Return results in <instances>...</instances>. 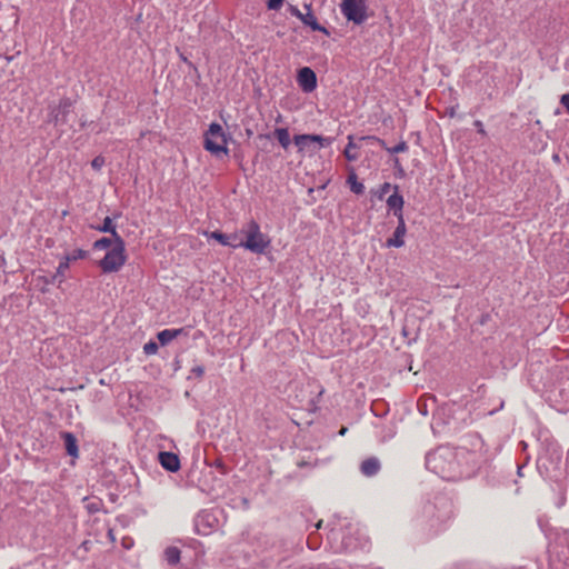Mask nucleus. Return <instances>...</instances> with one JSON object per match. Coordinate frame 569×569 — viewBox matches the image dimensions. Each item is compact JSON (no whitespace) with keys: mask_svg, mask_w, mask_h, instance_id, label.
Masks as SVG:
<instances>
[{"mask_svg":"<svg viewBox=\"0 0 569 569\" xmlns=\"http://www.w3.org/2000/svg\"><path fill=\"white\" fill-rule=\"evenodd\" d=\"M39 280L43 281L44 284L59 283V279L52 273L50 276L39 277Z\"/></svg>","mask_w":569,"mask_h":569,"instance_id":"obj_34","label":"nucleus"},{"mask_svg":"<svg viewBox=\"0 0 569 569\" xmlns=\"http://www.w3.org/2000/svg\"><path fill=\"white\" fill-rule=\"evenodd\" d=\"M159 346L157 342L150 340L143 346V352L147 356L156 355L158 352Z\"/></svg>","mask_w":569,"mask_h":569,"instance_id":"obj_31","label":"nucleus"},{"mask_svg":"<svg viewBox=\"0 0 569 569\" xmlns=\"http://www.w3.org/2000/svg\"><path fill=\"white\" fill-rule=\"evenodd\" d=\"M89 510L93 512V511H97L98 509L92 505L89 507Z\"/></svg>","mask_w":569,"mask_h":569,"instance_id":"obj_47","label":"nucleus"},{"mask_svg":"<svg viewBox=\"0 0 569 569\" xmlns=\"http://www.w3.org/2000/svg\"><path fill=\"white\" fill-rule=\"evenodd\" d=\"M127 261L126 242L123 239L114 240L113 247L99 261L102 272L111 273L119 271Z\"/></svg>","mask_w":569,"mask_h":569,"instance_id":"obj_6","label":"nucleus"},{"mask_svg":"<svg viewBox=\"0 0 569 569\" xmlns=\"http://www.w3.org/2000/svg\"><path fill=\"white\" fill-rule=\"evenodd\" d=\"M367 0H342L340 10L348 21L362 24L367 19Z\"/></svg>","mask_w":569,"mask_h":569,"instance_id":"obj_8","label":"nucleus"},{"mask_svg":"<svg viewBox=\"0 0 569 569\" xmlns=\"http://www.w3.org/2000/svg\"><path fill=\"white\" fill-rule=\"evenodd\" d=\"M340 536L341 545L340 551L353 552L357 550H363L369 546V538L357 527L352 525L346 526L339 532L332 530V538Z\"/></svg>","mask_w":569,"mask_h":569,"instance_id":"obj_4","label":"nucleus"},{"mask_svg":"<svg viewBox=\"0 0 569 569\" xmlns=\"http://www.w3.org/2000/svg\"><path fill=\"white\" fill-rule=\"evenodd\" d=\"M70 262L63 257L59 262V266L53 273L59 279V284L66 280V271L69 269Z\"/></svg>","mask_w":569,"mask_h":569,"instance_id":"obj_26","label":"nucleus"},{"mask_svg":"<svg viewBox=\"0 0 569 569\" xmlns=\"http://www.w3.org/2000/svg\"><path fill=\"white\" fill-rule=\"evenodd\" d=\"M72 111V101L70 98H62L57 107H53L49 113V122L56 127H62L68 123V117Z\"/></svg>","mask_w":569,"mask_h":569,"instance_id":"obj_9","label":"nucleus"},{"mask_svg":"<svg viewBox=\"0 0 569 569\" xmlns=\"http://www.w3.org/2000/svg\"><path fill=\"white\" fill-rule=\"evenodd\" d=\"M181 335H187L186 328L164 329L158 332L157 338L162 346H166Z\"/></svg>","mask_w":569,"mask_h":569,"instance_id":"obj_19","label":"nucleus"},{"mask_svg":"<svg viewBox=\"0 0 569 569\" xmlns=\"http://www.w3.org/2000/svg\"><path fill=\"white\" fill-rule=\"evenodd\" d=\"M553 159H555L556 161H559V156H558V154H555V156H553Z\"/></svg>","mask_w":569,"mask_h":569,"instance_id":"obj_48","label":"nucleus"},{"mask_svg":"<svg viewBox=\"0 0 569 569\" xmlns=\"http://www.w3.org/2000/svg\"><path fill=\"white\" fill-rule=\"evenodd\" d=\"M89 541H83L82 547L87 550L88 549Z\"/></svg>","mask_w":569,"mask_h":569,"instance_id":"obj_46","label":"nucleus"},{"mask_svg":"<svg viewBox=\"0 0 569 569\" xmlns=\"http://www.w3.org/2000/svg\"><path fill=\"white\" fill-rule=\"evenodd\" d=\"M181 551L177 547L166 548L163 556L168 565L176 566L180 561Z\"/></svg>","mask_w":569,"mask_h":569,"instance_id":"obj_25","label":"nucleus"},{"mask_svg":"<svg viewBox=\"0 0 569 569\" xmlns=\"http://www.w3.org/2000/svg\"><path fill=\"white\" fill-rule=\"evenodd\" d=\"M67 453L72 458L79 457L78 440L72 432L64 431L61 433Z\"/></svg>","mask_w":569,"mask_h":569,"instance_id":"obj_18","label":"nucleus"},{"mask_svg":"<svg viewBox=\"0 0 569 569\" xmlns=\"http://www.w3.org/2000/svg\"><path fill=\"white\" fill-rule=\"evenodd\" d=\"M106 159L103 156H97L91 161V167L93 170L99 171L104 166Z\"/></svg>","mask_w":569,"mask_h":569,"instance_id":"obj_32","label":"nucleus"},{"mask_svg":"<svg viewBox=\"0 0 569 569\" xmlns=\"http://www.w3.org/2000/svg\"><path fill=\"white\" fill-rule=\"evenodd\" d=\"M158 461L164 470L170 472H177L181 467L178 455L170 451H160Z\"/></svg>","mask_w":569,"mask_h":569,"instance_id":"obj_13","label":"nucleus"},{"mask_svg":"<svg viewBox=\"0 0 569 569\" xmlns=\"http://www.w3.org/2000/svg\"><path fill=\"white\" fill-rule=\"evenodd\" d=\"M87 257H88V251H86L83 249H76L71 253L64 256V258L69 262L77 261L80 259H86Z\"/></svg>","mask_w":569,"mask_h":569,"instance_id":"obj_28","label":"nucleus"},{"mask_svg":"<svg viewBox=\"0 0 569 569\" xmlns=\"http://www.w3.org/2000/svg\"><path fill=\"white\" fill-rule=\"evenodd\" d=\"M313 143L311 141H306L305 142V146L303 147H298V151L299 152H309L310 153V150L313 148Z\"/></svg>","mask_w":569,"mask_h":569,"instance_id":"obj_39","label":"nucleus"},{"mask_svg":"<svg viewBox=\"0 0 569 569\" xmlns=\"http://www.w3.org/2000/svg\"><path fill=\"white\" fill-rule=\"evenodd\" d=\"M457 108H458V104H456V106H451V107L447 108L446 113H447L450 118H455V117H456V114H457Z\"/></svg>","mask_w":569,"mask_h":569,"instance_id":"obj_41","label":"nucleus"},{"mask_svg":"<svg viewBox=\"0 0 569 569\" xmlns=\"http://www.w3.org/2000/svg\"><path fill=\"white\" fill-rule=\"evenodd\" d=\"M362 140H375V141H377V142H378V143H379V144L385 149V150H386V148H388V147H387V144H386V142H385V140L379 139V138L373 137V136L360 137V138H359V141H362Z\"/></svg>","mask_w":569,"mask_h":569,"instance_id":"obj_36","label":"nucleus"},{"mask_svg":"<svg viewBox=\"0 0 569 569\" xmlns=\"http://www.w3.org/2000/svg\"><path fill=\"white\" fill-rule=\"evenodd\" d=\"M191 375H193L198 379H202L204 375V367L203 366H196L191 369Z\"/></svg>","mask_w":569,"mask_h":569,"instance_id":"obj_35","label":"nucleus"},{"mask_svg":"<svg viewBox=\"0 0 569 569\" xmlns=\"http://www.w3.org/2000/svg\"><path fill=\"white\" fill-rule=\"evenodd\" d=\"M347 432V428L346 427H342L340 430H339V435L340 436H345Z\"/></svg>","mask_w":569,"mask_h":569,"instance_id":"obj_44","label":"nucleus"},{"mask_svg":"<svg viewBox=\"0 0 569 569\" xmlns=\"http://www.w3.org/2000/svg\"><path fill=\"white\" fill-rule=\"evenodd\" d=\"M4 264H6L4 254L2 251H0V268L3 267Z\"/></svg>","mask_w":569,"mask_h":569,"instance_id":"obj_43","label":"nucleus"},{"mask_svg":"<svg viewBox=\"0 0 569 569\" xmlns=\"http://www.w3.org/2000/svg\"><path fill=\"white\" fill-rule=\"evenodd\" d=\"M408 144L405 140H401L398 144H396L395 147L392 148H386V150L393 154V153H400V152H406L408 150Z\"/></svg>","mask_w":569,"mask_h":569,"instance_id":"obj_30","label":"nucleus"},{"mask_svg":"<svg viewBox=\"0 0 569 569\" xmlns=\"http://www.w3.org/2000/svg\"><path fill=\"white\" fill-rule=\"evenodd\" d=\"M381 469V463L377 457H369L360 465V471L366 477L376 476Z\"/></svg>","mask_w":569,"mask_h":569,"instance_id":"obj_16","label":"nucleus"},{"mask_svg":"<svg viewBox=\"0 0 569 569\" xmlns=\"http://www.w3.org/2000/svg\"><path fill=\"white\" fill-rule=\"evenodd\" d=\"M398 224L393 231L392 237L387 239L386 246L388 248L395 247L400 248L405 244V236L407 233V227L405 219H397Z\"/></svg>","mask_w":569,"mask_h":569,"instance_id":"obj_14","label":"nucleus"},{"mask_svg":"<svg viewBox=\"0 0 569 569\" xmlns=\"http://www.w3.org/2000/svg\"><path fill=\"white\" fill-rule=\"evenodd\" d=\"M289 12L293 16V17H297L298 19H300V17L302 16V12L295 6H290L289 7Z\"/></svg>","mask_w":569,"mask_h":569,"instance_id":"obj_40","label":"nucleus"},{"mask_svg":"<svg viewBox=\"0 0 569 569\" xmlns=\"http://www.w3.org/2000/svg\"><path fill=\"white\" fill-rule=\"evenodd\" d=\"M426 467L442 479L461 480V471L456 459V448L440 446L426 456Z\"/></svg>","mask_w":569,"mask_h":569,"instance_id":"obj_1","label":"nucleus"},{"mask_svg":"<svg viewBox=\"0 0 569 569\" xmlns=\"http://www.w3.org/2000/svg\"><path fill=\"white\" fill-rule=\"evenodd\" d=\"M347 183L349 184L350 190L355 194L359 196L365 192V186L362 182L358 181V177H357V173L355 172L353 168H350V171H349V174L347 178Z\"/></svg>","mask_w":569,"mask_h":569,"instance_id":"obj_22","label":"nucleus"},{"mask_svg":"<svg viewBox=\"0 0 569 569\" xmlns=\"http://www.w3.org/2000/svg\"><path fill=\"white\" fill-rule=\"evenodd\" d=\"M213 517L208 512H201L199 513L194 519V526L197 529V532L200 535H207V530H201V528L211 529L212 528V521Z\"/></svg>","mask_w":569,"mask_h":569,"instance_id":"obj_20","label":"nucleus"},{"mask_svg":"<svg viewBox=\"0 0 569 569\" xmlns=\"http://www.w3.org/2000/svg\"><path fill=\"white\" fill-rule=\"evenodd\" d=\"M305 8L307 9V12L306 13H302V16L300 17L299 20H301V22L305 24V26H308L311 28V30L313 31H319V32H322L325 34H329V31L327 28H325L323 26H321L317 18L315 17L312 10H311V4H305Z\"/></svg>","mask_w":569,"mask_h":569,"instance_id":"obj_15","label":"nucleus"},{"mask_svg":"<svg viewBox=\"0 0 569 569\" xmlns=\"http://www.w3.org/2000/svg\"><path fill=\"white\" fill-rule=\"evenodd\" d=\"M244 232L246 240L239 241L240 247H243L244 249L257 254L264 253L267 248L270 247V239L267 234L261 232L260 226L256 220L251 219L247 223V229Z\"/></svg>","mask_w":569,"mask_h":569,"instance_id":"obj_5","label":"nucleus"},{"mask_svg":"<svg viewBox=\"0 0 569 569\" xmlns=\"http://www.w3.org/2000/svg\"><path fill=\"white\" fill-rule=\"evenodd\" d=\"M112 243H113V238L110 239V238L103 237V238L96 240L93 242L92 247L94 250H103V249L111 247Z\"/></svg>","mask_w":569,"mask_h":569,"instance_id":"obj_29","label":"nucleus"},{"mask_svg":"<svg viewBox=\"0 0 569 569\" xmlns=\"http://www.w3.org/2000/svg\"><path fill=\"white\" fill-rule=\"evenodd\" d=\"M248 500L247 499H243V505L248 506Z\"/></svg>","mask_w":569,"mask_h":569,"instance_id":"obj_50","label":"nucleus"},{"mask_svg":"<svg viewBox=\"0 0 569 569\" xmlns=\"http://www.w3.org/2000/svg\"><path fill=\"white\" fill-rule=\"evenodd\" d=\"M420 411L422 412V415L427 413V411L425 409H420Z\"/></svg>","mask_w":569,"mask_h":569,"instance_id":"obj_52","label":"nucleus"},{"mask_svg":"<svg viewBox=\"0 0 569 569\" xmlns=\"http://www.w3.org/2000/svg\"><path fill=\"white\" fill-rule=\"evenodd\" d=\"M182 60L188 63L190 67H192V62H190L186 57L181 56Z\"/></svg>","mask_w":569,"mask_h":569,"instance_id":"obj_45","label":"nucleus"},{"mask_svg":"<svg viewBox=\"0 0 569 569\" xmlns=\"http://www.w3.org/2000/svg\"><path fill=\"white\" fill-rule=\"evenodd\" d=\"M284 0H267V8L269 10H279Z\"/></svg>","mask_w":569,"mask_h":569,"instance_id":"obj_33","label":"nucleus"},{"mask_svg":"<svg viewBox=\"0 0 569 569\" xmlns=\"http://www.w3.org/2000/svg\"><path fill=\"white\" fill-rule=\"evenodd\" d=\"M393 190V186L390 182H383L380 184V187L377 190H371V193L379 200H382L385 196L390 191Z\"/></svg>","mask_w":569,"mask_h":569,"instance_id":"obj_27","label":"nucleus"},{"mask_svg":"<svg viewBox=\"0 0 569 569\" xmlns=\"http://www.w3.org/2000/svg\"><path fill=\"white\" fill-rule=\"evenodd\" d=\"M210 238L217 240L220 244L231 248H239V237L237 233L226 234L220 231H213L210 233Z\"/></svg>","mask_w":569,"mask_h":569,"instance_id":"obj_17","label":"nucleus"},{"mask_svg":"<svg viewBox=\"0 0 569 569\" xmlns=\"http://www.w3.org/2000/svg\"><path fill=\"white\" fill-rule=\"evenodd\" d=\"M360 144L355 142L353 136H348V143L343 150V156L348 161H356L359 158V154L357 152H353V150L359 149Z\"/></svg>","mask_w":569,"mask_h":569,"instance_id":"obj_23","label":"nucleus"},{"mask_svg":"<svg viewBox=\"0 0 569 569\" xmlns=\"http://www.w3.org/2000/svg\"><path fill=\"white\" fill-rule=\"evenodd\" d=\"M39 563H41V565L43 563V562H42V560H41L40 558L36 559L33 562H30V563L28 565V567H29L30 569H32L33 567H37Z\"/></svg>","mask_w":569,"mask_h":569,"instance_id":"obj_42","label":"nucleus"},{"mask_svg":"<svg viewBox=\"0 0 569 569\" xmlns=\"http://www.w3.org/2000/svg\"><path fill=\"white\" fill-rule=\"evenodd\" d=\"M403 206L405 200L402 194H400L399 186L393 184V193L390 194L387 199L388 211L391 212L397 219H405Z\"/></svg>","mask_w":569,"mask_h":569,"instance_id":"obj_11","label":"nucleus"},{"mask_svg":"<svg viewBox=\"0 0 569 569\" xmlns=\"http://www.w3.org/2000/svg\"><path fill=\"white\" fill-rule=\"evenodd\" d=\"M321 523H322V521H319V522L317 523V528H320V527H321Z\"/></svg>","mask_w":569,"mask_h":569,"instance_id":"obj_51","label":"nucleus"},{"mask_svg":"<svg viewBox=\"0 0 569 569\" xmlns=\"http://www.w3.org/2000/svg\"><path fill=\"white\" fill-rule=\"evenodd\" d=\"M306 141H311L315 146L310 150V156L315 154L321 148H327L331 146L333 142V138L323 137L321 134H296L293 137V142L297 147H303Z\"/></svg>","mask_w":569,"mask_h":569,"instance_id":"obj_10","label":"nucleus"},{"mask_svg":"<svg viewBox=\"0 0 569 569\" xmlns=\"http://www.w3.org/2000/svg\"><path fill=\"white\" fill-rule=\"evenodd\" d=\"M560 103L565 107V109L569 113V92L561 96Z\"/></svg>","mask_w":569,"mask_h":569,"instance_id":"obj_38","label":"nucleus"},{"mask_svg":"<svg viewBox=\"0 0 569 569\" xmlns=\"http://www.w3.org/2000/svg\"><path fill=\"white\" fill-rule=\"evenodd\" d=\"M420 411L422 412V415L427 413V411L425 409H420Z\"/></svg>","mask_w":569,"mask_h":569,"instance_id":"obj_53","label":"nucleus"},{"mask_svg":"<svg viewBox=\"0 0 569 569\" xmlns=\"http://www.w3.org/2000/svg\"><path fill=\"white\" fill-rule=\"evenodd\" d=\"M456 459L460 467L461 479L473 477L488 462L482 447L478 450H470L465 447L456 448Z\"/></svg>","mask_w":569,"mask_h":569,"instance_id":"obj_3","label":"nucleus"},{"mask_svg":"<svg viewBox=\"0 0 569 569\" xmlns=\"http://www.w3.org/2000/svg\"><path fill=\"white\" fill-rule=\"evenodd\" d=\"M273 136L277 138L283 149L287 150L289 148L291 140L288 128H276Z\"/></svg>","mask_w":569,"mask_h":569,"instance_id":"obj_24","label":"nucleus"},{"mask_svg":"<svg viewBox=\"0 0 569 569\" xmlns=\"http://www.w3.org/2000/svg\"><path fill=\"white\" fill-rule=\"evenodd\" d=\"M92 229H96L100 232H106V233H110L111 237L113 238V241L114 240H119V239H123L117 231L116 229V226L113 224L112 222V219L110 217H106L103 219V223L101 226H91Z\"/></svg>","mask_w":569,"mask_h":569,"instance_id":"obj_21","label":"nucleus"},{"mask_svg":"<svg viewBox=\"0 0 569 569\" xmlns=\"http://www.w3.org/2000/svg\"><path fill=\"white\" fill-rule=\"evenodd\" d=\"M425 513L430 518V529L433 533L446 530L453 519L455 506L450 498L439 496L435 498L433 503L425 507Z\"/></svg>","mask_w":569,"mask_h":569,"instance_id":"obj_2","label":"nucleus"},{"mask_svg":"<svg viewBox=\"0 0 569 569\" xmlns=\"http://www.w3.org/2000/svg\"><path fill=\"white\" fill-rule=\"evenodd\" d=\"M297 81L305 92H312L317 88V76L309 67H303L298 71Z\"/></svg>","mask_w":569,"mask_h":569,"instance_id":"obj_12","label":"nucleus"},{"mask_svg":"<svg viewBox=\"0 0 569 569\" xmlns=\"http://www.w3.org/2000/svg\"><path fill=\"white\" fill-rule=\"evenodd\" d=\"M473 126L476 127L478 133H480L482 136L487 134V132L485 130V127H483V123L480 120H476L473 122Z\"/></svg>","mask_w":569,"mask_h":569,"instance_id":"obj_37","label":"nucleus"},{"mask_svg":"<svg viewBox=\"0 0 569 569\" xmlns=\"http://www.w3.org/2000/svg\"><path fill=\"white\" fill-rule=\"evenodd\" d=\"M7 61H11L13 59V57H6Z\"/></svg>","mask_w":569,"mask_h":569,"instance_id":"obj_49","label":"nucleus"},{"mask_svg":"<svg viewBox=\"0 0 569 569\" xmlns=\"http://www.w3.org/2000/svg\"><path fill=\"white\" fill-rule=\"evenodd\" d=\"M203 147L216 157H220L221 153L228 156L227 137L219 123L212 122L209 126V129L204 133Z\"/></svg>","mask_w":569,"mask_h":569,"instance_id":"obj_7","label":"nucleus"}]
</instances>
